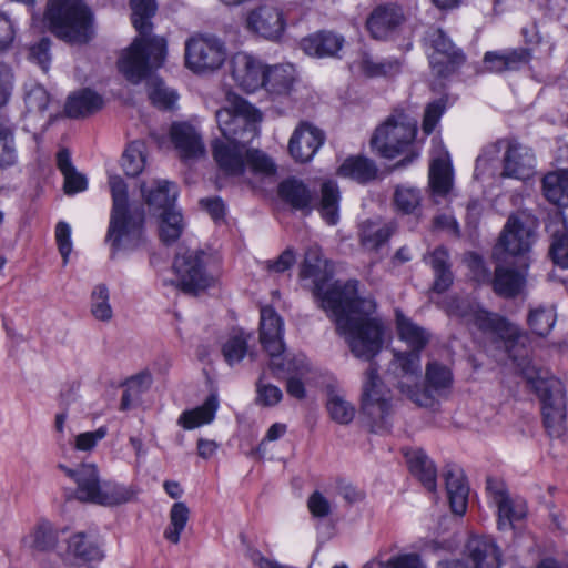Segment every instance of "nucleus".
<instances>
[{
	"mask_svg": "<svg viewBox=\"0 0 568 568\" xmlns=\"http://www.w3.org/2000/svg\"><path fill=\"white\" fill-rule=\"evenodd\" d=\"M375 311V300L359 297L358 290L324 310L335 323L336 332L346 339L351 353L369 362L363 382L361 409L371 432L379 433L389 427L390 397L374 362L383 348L385 334L384 322L373 316Z\"/></svg>",
	"mask_w": 568,
	"mask_h": 568,
	"instance_id": "nucleus-1",
	"label": "nucleus"
},
{
	"mask_svg": "<svg viewBox=\"0 0 568 568\" xmlns=\"http://www.w3.org/2000/svg\"><path fill=\"white\" fill-rule=\"evenodd\" d=\"M132 23L140 37L125 49L119 61V71L133 84L146 78L152 69L160 68L165 59L166 42L161 37H150V19L156 11L154 0H130Z\"/></svg>",
	"mask_w": 568,
	"mask_h": 568,
	"instance_id": "nucleus-2",
	"label": "nucleus"
},
{
	"mask_svg": "<svg viewBox=\"0 0 568 568\" xmlns=\"http://www.w3.org/2000/svg\"><path fill=\"white\" fill-rule=\"evenodd\" d=\"M45 20L54 36L70 43L83 44L94 36L92 13L80 0H49Z\"/></svg>",
	"mask_w": 568,
	"mask_h": 568,
	"instance_id": "nucleus-3",
	"label": "nucleus"
},
{
	"mask_svg": "<svg viewBox=\"0 0 568 568\" xmlns=\"http://www.w3.org/2000/svg\"><path fill=\"white\" fill-rule=\"evenodd\" d=\"M212 155L217 168L229 176L243 178L246 170L262 176L276 173L274 162L263 152L247 148L246 143L215 139Z\"/></svg>",
	"mask_w": 568,
	"mask_h": 568,
	"instance_id": "nucleus-4",
	"label": "nucleus"
},
{
	"mask_svg": "<svg viewBox=\"0 0 568 568\" xmlns=\"http://www.w3.org/2000/svg\"><path fill=\"white\" fill-rule=\"evenodd\" d=\"M527 383L542 404L544 425L551 437H561L566 432V394L560 379L548 371L527 367Z\"/></svg>",
	"mask_w": 568,
	"mask_h": 568,
	"instance_id": "nucleus-5",
	"label": "nucleus"
},
{
	"mask_svg": "<svg viewBox=\"0 0 568 568\" xmlns=\"http://www.w3.org/2000/svg\"><path fill=\"white\" fill-rule=\"evenodd\" d=\"M416 134V120L402 111H396L376 128L371 144L385 159H395L406 154L403 161L406 164L418 156V152L414 150Z\"/></svg>",
	"mask_w": 568,
	"mask_h": 568,
	"instance_id": "nucleus-6",
	"label": "nucleus"
},
{
	"mask_svg": "<svg viewBox=\"0 0 568 568\" xmlns=\"http://www.w3.org/2000/svg\"><path fill=\"white\" fill-rule=\"evenodd\" d=\"M58 468L75 481V495L81 501L115 506L130 501L134 496L129 487L111 481L102 483L94 464H81L77 468L59 464Z\"/></svg>",
	"mask_w": 568,
	"mask_h": 568,
	"instance_id": "nucleus-7",
	"label": "nucleus"
},
{
	"mask_svg": "<svg viewBox=\"0 0 568 568\" xmlns=\"http://www.w3.org/2000/svg\"><path fill=\"white\" fill-rule=\"evenodd\" d=\"M328 262L323 260L322 251L318 246H310L301 265L300 277L303 280L312 278V294L323 311L341 298H347L348 294L357 291L358 281L351 280L346 283L335 282L327 286L332 278V272L327 270Z\"/></svg>",
	"mask_w": 568,
	"mask_h": 568,
	"instance_id": "nucleus-8",
	"label": "nucleus"
},
{
	"mask_svg": "<svg viewBox=\"0 0 568 568\" xmlns=\"http://www.w3.org/2000/svg\"><path fill=\"white\" fill-rule=\"evenodd\" d=\"M215 119L223 140L247 144L258 135L263 115L243 98L232 95L227 105L216 111Z\"/></svg>",
	"mask_w": 568,
	"mask_h": 568,
	"instance_id": "nucleus-9",
	"label": "nucleus"
},
{
	"mask_svg": "<svg viewBox=\"0 0 568 568\" xmlns=\"http://www.w3.org/2000/svg\"><path fill=\"white\" fill-rule=\"evenodd\" d=\"M453 384L452 369L443 363L432 361L426 364L424 386L400 381L398 389L419 407L432 408L440 398L450 394Z\"/></svg>",
	"mask_w": 568,
	"mask_h": 568,
	"instance_id": "nucleus-10",
	"label": "nucleus"
},
{
	"mask_svg": "<svg viewBox=\"0 0 568 568\" xmlns=\"http://www.w3.org/2000/svg\"><path fill=\"white\" fill-rule=\"evenodd\" d=\"M226 57L225 43L212 34H197L185 43V65L194 73H210L219 70Z\"/></svg>",
	"mask_w": 568,
	"mask_h": 568,
	"instance_id": "nucleus-11",
	"label": "nucleus"
},
{
	"mask_svg": "<svg viewBox=\"0 0 568 568\" xmlns=\"http://www.w3.org/2000/svg\"><path fill=\"white\" fill-rule=\"evenodd\" d=\"M209 255L203 250L180 247L173 262L179 277V287L189 294H197L213 284V277L206 272Z\"/></svg>",
	"mask_w": 568,
	"mask_h": 568,
	"instance_id": "nucleus-12",
	"label": "nucleus"
},
{
	"mask_svg": "<svg viewBox=\"0 0 568 568\" xmlns=\"http://www.w3.org/2000/svg\"><path fill=\"white\" fill-rule=\"evenodd\" d=\"M427 41L429 64L437 77H448L465 62L464 53L455 47L442 29L430 30Z\"/></svg>",
	"mask_w": 568,
	"mask_h": 568,
	"instance_id": "nucleus-13",
	"label": "nucleus"
},
{
	"mask_svg": "<svg viewBox=\"0 0 568 568\" xmlns=\"http://www.w3.org/2000/svg\"><path fill=\"white\" fill-rule=\"evenodd\" d=\"M246 28L267 40H278L285 30L284 13L276 0H263L245 18Z\"/></svg>",
	"mask_w": 568,
	"mask_h": 568,
	"instance_id": "nucleus-14",
	"label": "nucleus"
},
{
	"mask_svg": "<svg viewBox=\"0 0 568 568\" xmlns=\"http://www.w3.org/2000/svg\"><path fill=\"white\" fill-rule=\"evenodd\" d=\"M532 241L534 230L531 225L523 223L518 215H510L499 235L493 255L497 260H505L507 255L524 256L529 252Z\"/></svg>",
	"mask_w": 568,
	"mask_h": 568,
	"instance_id": "nucleus-15",
	"label": "nucleus"
},
{
	"mask_svg": "<svg viewBox=\"0 0 568 568\" xmlns=\"http://www.w3.org/2000/svg\"><path fill=\"white\" fill-rule=\"evenodd\" d=\"M460 317L467 327L476 328L484 334H491L501 338L509 353V357H513L510 345L515 342V332L505 317L479 307H469L460 313Z\"/></svg>",
	"mask_w": 568,
	"mask_h": 568,
	"instance_id": "nucleus-16",
	"label": "nucleus"
},
{
	"mask_svg": "<svg viewBox=\"0 0 568 568\" xmlns=\"http://www.w3.org/2000/svg\"><path fill=\"white\" fill-rule=\"evenodd\" d=\"M505 144L501 176L517 180H528L536 173V156L534 151L515 140L498 141Z\"/></svg>",
	"mask_w": 568,
	"mask_h": 568,
	"instance_id": "nucleus-17",
	"label": "nucleus"
},
{
	"mask_svg": "<svg viewBox=\"0 0 568 568\" xmlns=\"http://www.w3.org/2000/svg\"><path fill=\"white\" fill-rule=\"evenodd\" d=\"M406 16L403 8L396 3L379 4L368 14L365 27L369 36L378 41H387L397 33Z\"/></svg>",
	"mask_w": 568,
	"mask_h": 568,
	"instance_id": "nucleus-18",
	"label": "nucleus"
},
{
	"mask_svg": "<svg viewBox=\"0 0 568 568\" xmlns=\"http://www.w3.org/2000/svg\"><path fill=\"white\" fill-rule=\"evenodd\" d=\"M265 67L261 60L245 52L233 54L229 62L230 74L235 84L246 93L262 89Z\"/></svg>",
	"mask_w": 568,
	"mask_h": 568,
	"instance_id": "nucleus-19",
	"label": "nucleus"
},
{
	"mask_svg": "<svg viewBox=\"0 0 568 568\" xmlns=\"http://www.w3.org/2000/svg\"><path fill=\"white\" fill-rule=\"evenodd\" d=\"M144 215H112L106 241L111 242L113 251L133 248L142 240Z\"/></svg>",
	"mask_w": 568,
	"mask_h": 568,
	"instance_id": "nucleus-20",
	"label": "nucleus"
},
{
	"mask_svg": "<svg viewBox=\"0 0 568 568\" xmlns=\"http://www.w3.org/2000/svg\"><path fill=\"white\" fill-rule=\"evenodd\" d=\"M325 141L324 132L310 122H301L294 130L288 151L297 162H308L314 158Z\"/></svg>",
	"mask_w": 568,
	"mask_h": 568,
	"instance_id": "nucleus-21",
	"label": "nucleus"
},
{
	"mask_svg": "<svg viewBox=\"0 0 568 568\" xmlns=\"http://www.w3.org/2000/svg\"><path fill=\"white\" fill-rule=\"evenodd\" d=\"M170 138L182 159H197L205 154L203 138L190 122L172 123Z\"/></svg>",
	"mask_w": 568,
	"mask_h": 568,
	"instance_id": "nucleus-22",
	"label": "nucleus"
},
{
	"mask_svg": "<svg viewBox=\"0 0 568 568\" xmlns=\"http://www.w3.org/2000/svg\"><path fill=\"white\" fill-rule=\"evenodd\" d=\"M344 44L345 38L329 30L314 32L300 42V47L305 54L318 59L338 58Z\"/></svg>",
	"mask_w": 568,
	"mask_h": 568,
	"instance_id": "nucleus-23",
	"label": "nucleus"
},
{
	"mask_svg": "<svg viewBox=\"0 0 568 568\" xmlns=\"http://www.w3.org/2000/svg\"><path fill=\"white\" fill-rule=\"evenodd\" d=\"M283 321L272 307L261 310L260 342L267 354L284 352Z\"/></svg>",
	"mask_w": 568,
	"mask_h": 568,
	"instance_id": "nucleus-24",
	"label": "nucleus"
},
{
	"mask_svg": "<svg viewBox=\"0 0 568 568\" xmlns=\"http://www.w3.org/2000/svg\"><path fill=\"white\" fill-rule=\"evenodd\" d=\"M141 194L150 210L172 213L178 196V187L169 181L156 180L150 184L142 183Z\"/></svg>",
	"mask_w": 568,
	"mask_h": 568,
	"instance_id": "nucleus-25",
	"label": "nucleus"
},
{
	"mask_svg": "<svg viewBox=\"0 0 568 568\" xmlns=\"http://www.w3.org/2000/svg\"><path fill=\"white\" fill-rule=\"evenodd\" d=\"M429 186L434 197H446L449 195L454 179L449 155L440 151L434 156L429 165Z\"/></svg>",
	"mask_w": 568,
	"mask_h": 568,
	"instance_id": "nucleus-26",
	"label": "nucleus"
},
{
	"mask_svg": "<svg viewBox=\"0 0 568 568\" xmlns=\"http://www.w3.org/2000/svg\"><path fill=\"white\" fill-rule=\"evenodd\" d=\"M466 552L473 565L470 568H499L500 552L494 541L486 537H470Z\"/></svg>",
	"mask_w": 568,
	"mask_h": 568,
	"instance_id": "nucleus-27",
	"label": "nucleus"
},
{
	"mask_svg": "<svg viewBox=\"0 0 568 568\" xmlns=\"http://www.w3.org/2000/svg\"><path fill=\"white\" fill-rule=\"evenodd\" d=\"M444 478L452 511L464 515L467 509L469 488L463 470L456 466H447Z\"/></svg>",
	"mask_w": 568,
	"mask_h": 568,
	"instance_id": "nucleus-28",
	"label": "nucleus"
},
{
	"mask_svg": "<svg viewBox=\"0 0 568 568\" xmlns=\"http://www.w3.org/2000/svg\"><path fill=\"white\" fill-rule=\"evenodd\" d=\"M67 554L81 561H99L104 557L102 544L94 535L73 534L68 539Z\"/></svg>",
	"mask_w": 568,
	"mask_h": 568,
	"instance_id": "nucleus-29",
	"label": "nucleus"
},
{
	"mask_svg": "<svg viewBox=\"0 0 568 568\" xmlns=\"http://www.w3.org/2000/svg\"><path fill=\"white\" fill-rule=\"evenodd\" d=\"M409 471L415 476L423 486L432 493L437 488V469L433 460L422 450L414 449L405 453Z\"/></svg>",
	"mask_w": 568,
	"mask_h": 568,
	"instance_id": "nucleus-30",
	"label": "nucleus"
},
{
	"mask_svg": "<svg viewBox=\"0 0 568 568\" xmlns=\"http://www.w3.org/2000/svg\"><path fill=\"white\" fill-rule=\"evenodd\" d=\"M263 87L266 92L276 98L286 95L291 92L295 80L294 69L292 65L278 64L265 67Z\"/></svg>",
	"mask_w": 568,
	"mask_h": 568,
	"instance_id": "nucleus-31",
	"label": "nucleus"
},
{
	"mask_svg": "<svg viewBox=\"0 0 568 568\" xmlns=\"http://www.w3.org/2000/svg\"><path fill=\"white\" fill-rule=\"evenodd\" d=\"M394 231L390 223L385 224L379 220L367 219L359 226V244L367 251H378L388 242Z\"/></svg>",
	"mask_w": 568,
	"mask_h": 568,
	"instance_id": "nucleus-32",
	"label": "nucleus"
},
{
	"mask_svg": "<svg viewBox=\"0 0 568 568\" xmlns=\"http://www.w3.org/2000/svg\"><path fill=\"white\" fill-rule=\"evenodd\" d=\"M337 174L342 178L354 180L357 183L366 184L377 178L378 168L368 158L361 155L348 156L339 165Z\"/></svg>",
	"mask_w": 568,
	"mask_h": 568,
	"instance_id": "nucleus-33",
	"label": "nucleus"
},
{
	"mask_svg": "<svg viewBox=\"0 0 568 568\" xmlns=\"http://www.w3.org/2000/svg\"><path fill=\"white\" fill-rule=\"evenodd\" d=\"M57 166L63 175V191L65 194L73 195L87 190V176L74 168L68 149H61L58 152Z\"/></svg>",
	"mask_w": 568,
	"mask_h": 568,
	"instance_id": "nucleus-34",
	"label": "nucleus"
},
{
	"mask_svg": "<svg viewBox=\"0 0 568 568\" xmlns=\"http://www.w3.org/2000/svg\"><path fill=\"white\" fill-rule=\"evenodd\" d=\"M103 106V99L90 89H82L68 98L65 113L70 118L88 116Z\"/></svg>",
	"mask_w": 568,
	"mask_h": 568,
	"instance_id": "nucleus-35",
	"label": "nucleus"
},
{
	"mask_svg": "<svg viewBox=\"0 0 568 568\" xmlns=\"http://www.w3.org/2000/svg\"><path fill=\"white\" fill-rule=\"evenodd\" d=\"M545 197L554 205L568 207V170H557L547 173L542 179Z\"/></svg>",
	"mask_w": 568,
	"mask_h": 568,
	"instance_id": "nucleus-36",
	"label": "nucleus"
},
{
	"mask_svg": "<svg viewBox=\"0 0 568 568\" xmlns=\"http://www.w3.org/2000/svg\"><path fill=\"white\" fill-rule=\"evenodd\" d=\"M219 408V398L216 394H211L205 402L193 409L184 410L178 424L184 429H194L202 425L213 422Z\"/></svg>",
	"mask_w": 568,
	"mask_h": 568,
	"instance_id": "nucleus-37",
	"label": "nucleus"
},
{
	"mask_svg": "<svg viewBox=\"0 0 568 568\" xmlns=\"http://www.w3.org/2000/svg\"><path fill=\"white\" fill-rule=\"evenodd\" d=\"M428 263L435 273L433 291L436 293H444L450 287L454 281L447 248L444 246L436 247L430 253Z\"/></svg>",
	"mask_w": 568,
	"mask_h": 568,
	"instance_id": "nucleus-38",
	"label": "nucleus"
},
{
	"mask_svg": "<svg viewBox=\"0 0 568 568\" xmlns=\"http://www.w3.org/2000/svg\"><path fill=\"white\" fill-rule=\"evenodd\" d=\"M278 195L295 210H304L313 201L311 190L303 181L295 178H288L280 183Z\"/></svg>",
	"mask_w": 568,
	"mask_h": 568,
	"instance_id": "nucleus-39",
	"label": "nucleus"
},
{
	"mask_svg": "<svg viewBox=\"0 0 568 568\" xmlns=\"http://www.w3.org/2000/svg\"><path fill=\"white\" fill-rule=\"evenodd\" d=\"M396 326L398 336L415 352H422L429 342V333L408 317L397 314Z\"/></svg>",
	"mask_w": 568,
	"mask_h": 568,
	"instance_id": "nucleus-40",
	"label": "nucleus"
},
{
	"mask_svg": "<svg viewBox=\"0 0 568 568\" xmlns=\"http://www.w3.org/2000/svg\"><path fill=\"white\" fill-rule=\"evenodd\" d=\"M524 285V276L515 270L497 266L493 282L494 291L503 297H515Z\"/></svg>",
	"mask_w": 568,
	"mask_h": 568,
	"instance_id": "nucleus-41",
	"label": "nucleus"
},
{
	"mask_svg": "<svg viewBox=\"0 0 568 568\" xmlns=\"http://www.w3.org/2000/svg\"><path fill=\"white\" fill-rule=\"evenodd\" d=\"M18 162L16 131L7 119H0V169H8Z\"/></svg>",
	"mask_w": 568,
	"mask_h": 568,
	"instance_id": "nucleus-42",
	"label": "nucleus"
},
{
	"mask_svg": "<svg viewBox=\"0 0 568 568\" xmlns=\"http://www.w3.org/2000/svg\"><path fill=\"white\" fill-rule=\"evenodd\" d=\"M284 352L268 354L270 368L274 375H290V377L303 376L308 372L307 363L304 356H284Z\"/></svg>",
	"mask_w": 568,
	"mask_h": 568,
	"instance_id": "nucleus-43",
	"label": "nucleus"
},
{
	"mask_svg": "<svg viewBox=\"0 0 568 568\" xmlns=\"http://www.w3.org/2000/svg\"><path fill=\"white\" fill-rule=\"evenodd\" d=\"M148 95L155 106L164 110L173 109L178 102V93L166 87L164 82L156 78L151 77L148 79Z\"/></svg>",
	"mask_w": 568,
	"mask_h": 568,
	"instance_id": "nucleus-44",
	"label": "nucleus"
},
{
	"mask_svg": "<svg viewBox=\"0 0 568 568\" xmlns=\"http://www.w3.org/2000/svg\"><path fill=\"white\" fill-rule=\"evenodd\" d=\"M498 507V528L513 527V523L521 520L527 515V505L523 499H511L508 495L501 499Z\"/></svg>",
	"mask_w": 568,
	"mask_h": 568,
	"instance_id": "nucleus-45",
	"label": "nucleus"
},
{
	"mask_svg": "<svg viewBox=\"0 0 568 568\" xmlns=\"http://www.w3.org/2000/svg\"><path fill=\"white\" fill-rule=\"evenodd\" d=\"M190 518V509L185 503L178 501L173 504L170 510V525L164 530V538L176 545L180 541L181 534L184 530Z\"/></svg>",
	"mask_w": 568,
	"mask_h": 568,
	"instance_id": "nucleus-46",
	"label": "nucleus"
},
{
	"mask_svg": "<svg viewBox=\"0 0 568 568\" xmlns=\"http://www.w3.org/2000/svg\"><path fill=\"white\" fill-rule=\"evenodd\" d=\"M145 144L142 141H133L125 149L122 156V168L126 175L136 176L145 166Z\"/></svg>",
	"mask_w": 568,
	"mask_h": 568,
	"instance_id": "nucleus-47",
	"label": "nucleus"
},
{
	"mask_svg": "<svg viewBox=\"0 0 568 568\" xmlns=\"http://www.w3.org/2000/svg\"><path fill=\"white\" fill-rule=\"evenodd\" d=\"M556 323V311L552 306H539L530 310L528 324L539 336H547Z\"/></svg>",
	"mask_w": 568,
	"mask_h": 568,
	"instance_id": "nucleus-48",
	"label": "nucleus"
},
{
	"mask_svg": "<svg viewBox=\"0 0 568 568\" xmlns=\"http://www.w3.org/2000/svg\"><path fill=\"white\" fill-rule=\"evenodd\" d=\"M110 292L105 284H98L91 293V314L101 322H110L113 311L110 305Z\"/></svg>",
	"mask_w": 568,
	"mask_h": 568,
	"instance_id": "nucleus-49",
	"label": "nucleus"
},
{
	"mask_svg": "<svg viewBox=\"0 0 568 568\" xmlns=\"http://www.w3.org/2000/svg\"><path fill=\"white\" fill-rule=\"evenodd\" d=\"M30 546L40 551L51 550L58 542V534L53 526L45 520L37 524L29 535Z\"/></svg>",
	"mask_w": 568,
	"mask_h": 568,
	"instance_id": "nucleus-50",
	"label": "nucleus"
},
{
	"mask_svg": "<svg viewBox=\"0 0 568 568\" xmlns=\"http://www.w3.org/2000/svg\"><path fill=\"white\" fill-rule=\"evenodd\" d=\"M159 235L164 244H172L181 236L185 223L183 215H159Z\"/></svg>",
	"mask_w": 568,
	"mask_h": 568,
	"instance_id": "nucleus-51",
	"label": "nucleus"
},
{
	"mask_svg": "<svg viewBox=\"0 0 568 568\" xmlns=\"http://www.w3.org/2000/svg\"><path fill=\"white\" fill-rule=\"evenodd\" d=\"M394 361L403 377L419 378L422 374L420 352H394Z\"/></svg>",
	"mask_w": 568,
	"mask_h": 568,
	"instance_id": "nucleus-52",
	"label": "nucleus"
},
{
	"mask_svg": "<svg viewBox=\"0 0 568 568\" xmlns=\"http://www.w3.org/2000/svg\"><path fill=\"white\" fill-rule=\"evenodd\" d=\"M326 407L331 418L341 425L349 424L354 419V406L338 395H331Z\"/></svg>",
	"mask_w": 568,
	"mask_h": 568,
	"instance_id": "nucleus-53",
	"label": "nucleus"
},
{
	"mask_svg": "<svg viewBox=\"0 0 568 568\" xmlns=\"http://www.w3.org/2000/svg\"><path fill=\"white\" fill-rule=\"evenodd\" d=\"M248 337L244 334L231 336L223 345L222 353L230 366L240 363L247 354Z\"/></svg>",
	"mask_w": 568,
	"mask_h": 568,
	"instance_id": "nucleus-54",
	"label": "nucleus"
},
{
	"mask_svg": "<svg viewBox=\"0 0 568 568\" xmlns=\"http://www.w3.org/2000/svg\"><path fill=\"white\" fill-rule=\"evenodd\" d=\"M394 203L403 213H412L420 207V191L410 186H398L394 193Z\"/></svg>",
	"mask_w": 568,
	"mask_h": 568,
	"instance_id": "nucleus-55",
	"label": "nucleus"
},
{
	"mask_svg": "<svg viewBox=\"0 0 568 568\" xmlns=\"http://www.w3.org/2000/svg\"><path fill=\"white\" fill-rule=\"evenodd\" d=\"M24 103L29 113L42 114L50 103V95L42 85L30 84L26 90Z\"/></svg>",
	"mask_w": 568,
	"mask_h": 568,
	"instance_id": "nucleus-56",
	"label": "nucleus"
},
{
	"mask_svg": "<svg viewBox=\"0 0 568 568\" xmlns=\"http://www.w3.org/2000/svg\"><path fill=\"white\" fill-rule=\"evenodd\" d=\"M151 383V376L149 374H139L131 377L126 382V389L122 394L120 408L128 410L131 408L132 403L143 392V388L149 387Z\"/></svg>",
	"mask_w": 568,
	"mask_h": 568,
	"instance_id": "nucleus-57",
	"label": "nucleus"
},
{
	"mask_svg": "<svg viewBox=\"0 0 568 568\" xmlns=\"http://www.w3.org/2000/svg\"><path fill=\"white\" fill-rule=\"evenodd\" d=\"M382 557L381 551L375 559L379 568H427L422 557L415 552L396 555L387 560H383Z\"/></svg>",
	"mask_w": 568,
	"mask_h": 568,
	"instance_id": "nucleus-58",
	"label": "nucleus"
},
{
	"mask_svg": "<svg viewBox=\"0 0 568 568\" xmlns=\"http://www.w3.org/2000/svg\"><path fill=\"white\" fill-rule=\"evenodd\" d=\"M109 185L113 200V213H126L129 204L126 183L120 175H110Z\"/></svg>",
	"mask_w": 568,
	"mask_h": 568,
	"instance_id": "nucleus-59",
	"label": "nucleus"
},
{
	"mask_svg": "<svg viewBox=\"0 0 568 568\" xmlns=\"http://www.w3.org/2000/svg\"><path fill=\"white\" fill-rule=\"evenodd\" d=\"M341 192L333 181H326L321 186L320 209L326 213H337L339 209Z\"/></svg>",
	"mask_w": 568,
	"mask_h": 568,
	"instance_id": "nucleus-60",
	"label": "nucleus"
},
{
	"mask_svg": "<svg viewBox=\"0 0 568 568\" xmlns=\"http://www.w3.org/2000/svg\"><path fill=\"white\" fill-rule=\"evenodd\" d=\"M282 398V390L273 384L263 383L261 376L256 382V404L264 407H272L277 405Z\"/></svg>",
	"mask_w": 568,
	"mask_h": 568,
	"instance_id": "nucleus-61",
	"label": "nucleus"
},
{
	"mask_svg": "<svg viewBox=\"0 0 568 568\" xmlns=\"http://www.w3.org/2000/svg\"><path fill=\"white\" fill-rule=\"evenodd\" d=\"M445 110L446 100L444 99H438L427 104L422 126L425 134L428 135L434 131Z\"/></svg>",
	"mask_w": 568,
	"mask_h": 568,
	"instance_id": "nucleus-62",
	"label": "nucleus"
},
{
	"mask_svg": "<svg viewBox=\"0 0 568 568\" xmlns=\"http://www.w3.org/2000/svg\"><path fill=\"white\" fill-rule=\"evenodd\" d=\"M108 434V428L101 426L93 432H85L77 435L74 440V448L81 452L92 450L98 442L102 440Z\"/></svg>",
	"mask_w": 568,
	"mask_h": 568,
	"instance_id": "nucleus-63",
	"label": "nucleus"
},
{
	"mask_svg": "<svg viewBox=\"0 0 568 568\" xmlns=\"http://www.w3.org/2000/svg\"><path fill=\"white\" fill-rule=\"evenodd\" d=\"M55 241H57L59 252L63 258V263L67 264L68 260H69V255L72 251L71 227L67 222L60 221L57 224Z\"/></svg>",
	"mask_w": 568,
	"mask_h": 568,
	"instance_id": "nucleus-64",
	"label": "nucleus"
}]
</instances>
